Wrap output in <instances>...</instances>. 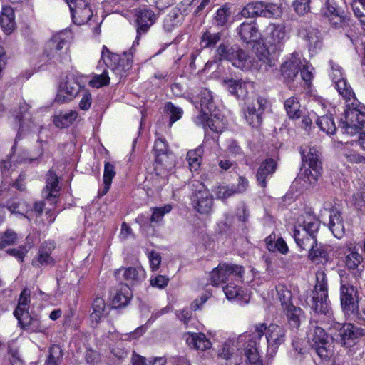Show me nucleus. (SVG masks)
I'll return each mask as SVG.
<instances>
[{"mask_svg": "<svg viewBox=\"0 0 365 365\" xmlns=\"http://www.w3.org/2000/svg\"><path fill=\"white\" fill-rule=\"evenodd\" d=\"M63 356L61 347L58 345H53L49 349V355L46 361V365H59Z\"/></svg>", "mask_w": 365, "mask_h": 365, "instance_id": "680f3d73", "label": "nucleus"}, {"mask_svg": "<svg viewBox=\"0 0 365 365\" xmlns=\"http://www.w3.org/2000/svg\"><path fill=\"white\" fill-rule=\"evenodd\" d=\"M165 110L170 115V126L180 120L183 114V110L180 107L175 106L171 102H167L165 103Z\"/></svg>", "mask_w": 365, "mask_h": 365, "instance_id": "bf43d9fd", "label": "nucleus"}, {"mask_svg": "<svg viewBox=\"0 0 365 365\" xmlns=\"http://www.w3.org/2000/svg\"><path fill=\"white\" fill-rule=\"evenodd\" d=\"M269 29L270 32L268 36V43L276 47L282 44L286 37L284 29L280 25L271 24Z\"/></svg>", "mask_w": 365, "mask_h": 365, "instance_id": "a19ab883", "label": "nucleus"}, {"mask_svg": "<svg viewBox=\"0 0 365 365\" xmlns=\"http://www.w3.org/2000/svg\"><path fill=\"white\" fill-rule=\"evenodd\" d=\"M278 14L279 7L277 5L261 1L249 2L241 11V15L245 18H274Z\"/></svg>", "mask_w": 365, "mask_h": 365, "instance_id": "1a4fd4ad", "label": "nucleus"}, {"mask_svg": "<svg viewBox=\"0 0 365 365\" xmlns=\"http://www.w3.org/2000/svg\"><path fill=\"white\" fill-rule=\"evenodd\" d=\"M333 81L335 83L336 88L339 93L346 101V104L356 98L351 87L347 83L346 79L341 77Z\"/></svg>", "mask_w": 365, "mask_h": 365, "instance_id": "ea45409f", "label": "nucleus"}, {"mask_svg": "<svg viewBox=\"0 0 365 365\" xmlns=\"http://www.w3.org/2000/svg\"><path fill=\"white\" fill-rule=\"evenodd\" d=\"M346 107L339 128L343 133L354 135L365 127V106L354 98L351 102L347 103Z\"/></svg>", "mask_w": 365, "mask_h": 365, "instance_id": "f03ea898", "label": "nucleus"}, {"mask_svg": "<svg viewBox=\"0 0 365 365\" xmlns=\"http://www.w3.org/2000/svg\"><path fill=\"white\" fill-rule=\"evenodd\" d=\"M131 285L135 284L141 282L145 277V272L140 267H128L126 269H120L115 272L117 278L120 279V276Z\"/></svg>", "mask_w": 365, "mask_h": 365, "instance_id": "cd10ccee", "label": "nucleus"}, {"mask_svg": "<svg viewBox=\"0 0 365 365\" xmlns=\"http://www.w3.org/2000/svg\"><path fill=\"white\" fill-rule=\"evenodd\" d=\"M266 100L259 97L256 102L249 105L245 113L247 123L253 128L259 127L262 121V114L264 110Z\"/></svg>", "mask_w": 365, "mask_h": 365, "instance_id": "dca6fc26", "label": "nucleus"}, {"mask_svg": "<svg viewBox=\"0 0 365 365\" xmlns=\"http://www.w3.org/2000/svg\"><path fill=\"white\" fill-rule=\"evenodd\" d=\"M153 150L155 155V163L167 167L169 164V155L168 154V145L163 139H158L154 144Z\"/></svg>", "mask_w": 365, "mask_h": 365, "instance_id": "c9c22d12", "label": "nucleus"}, {"mask_svg": "<svg viewBox=\"0 0 365 365\" xmlns=\"http://www.w3.org/2000/svg\"><path fill=\"white\" fill-rule=\"evenodd\" d=\"M365 331L352 324H344L339 331V342L343 346L352 347L356 340L364 336Z\"/></svg>", "mask_w": 365, "mask_h": 365, "instance_id": "ddd939ff", "label": "nucleus"}, {"mask_svg": "<svg viewBox=\"0 0 365 365\" xmlns=\"http://www.w3.org/2000/svg\"><path fill=\"white\" fill-rule=\"evenodd\" d=\"M131 299V292L127 284L122 285L113 297V305L115 307L126 306Z\"/></svg>", "mask_w": 365, "mask_h": 365, "instance_id": "a18cd8bd", "label": "nucleus"}, {"mask_svg": "<svg viewBox=\"0 0 365 365\" xmlns=\"http://www.w3.org/2000/svg\"><path fill=\"white\" fill-rule=\"evenodd\" d=\"M230 62L236 68L248 71L253 68L255 58L249 56L244 50L237 48Z\"/></svg>", "mask_w": 365, "mask_h": 365, "instance_id": "bb28decb", "label": "nucleus"}, {"mask_svg": "<svg viewBox=\"0 0 365 365\" xmlns=\"http://www.w3.org/2000/svg\"><path fill=\"white\" fill-rule=\"evenodd\" d=\"M312 349L321 359L327 361L332 355L331 346L323 328L316 326L309 334Z\"/></svg>", "mask_w": 365, "mask_h": 365, "instance_id": "6e6552de", "label": "nucleus"}, {"mask_svg": "<svg viewBox=\"0 0 365 365\" xmlns=\"http://www.w3.org/2000/svg\"><path fill=\"white\" fill-rule=\"evenodd\" d=\"M236 48L229 44L221 43L216 50V56L219 61H231Z\"/></svg>", "mask_w": 365, "mask_h": 365, "instance_id": "13d9d810", "label": "nucleus"}, {"mask_svg": "<svg viewBox=\"0 0 365 365\" xmlns=\"http://www.w3.org/2000/svg\"><path fill=\"white\" fill-rule=\"evenodd\" d=\"M186 335V342L190 348L199 351H205L211 348L210 341L203 333L188 332Z\"/></svg>", "mask_w": 365, "mask_h": 365, "instance_id": "c85d7f7f", "label": "nucleus"}, {"mask_svg": "<svg viewBox=\"0 0 365 365\" xmlns=\"http://www.w3.org/2000/svg\"><path fill=\"white\" fill-rule=\"evenodd\" d=\"M364 262L363 256L355 249H349V253L345 256V267L349 270H361L359 267Z\"/></svg>", "mask_w": 365, "mask_h": 365, "instance_id": "79ce46f5", "label": "nucleus"}, {"mask_svg": "<svg viewBox=\"0 0 365 365\" xmlns=\"http://www.w3.org/2000/svg\"><path fill=\"white\" fill-rule=\"evenodd\" d=\"M276 65L274 59L270 56L269 51L264 49L257 55V60L255 59V65L252 69H257L262 72L268 71Z\"/></svg>", "mask_w": 365, "mask_h": 365, "instance_id": "4c0bfd02", "label": "nucleus"}, {"mask_svg": "<svg viewBox=\"0 0 365 365\" xmlns=\"http://www.w3.org/2000/svg\"><path fill=\"white\" fill-rule=\"evenodd\" d=\"M248 185V180L244 176H240L237 185H232L231 187L220 185L216 188L215 193L217 199L225 200L235 194L245 192Z\"/></svg>", "mask_w": 365, "mask_h": 365, "instance_id": "f3484780", "label": "nucleus"}, {"mask_svg": "<svg viewBox=\"0 0 365 365\" xmlns=\"http://www.w3.org/2000/svg\"><path fill=\"white\" fill-rule=\"evenodd\" d=\"M227 269L229 270V272L225 274V282L227 280H233L237 283L242 282L243 280V274L245 272V269L242 266L234 264H227Z\"/></svg>", "mask_w": 365, "mask_h": 365, "instance_id": "864d4df0", "label": "nucleus"}, {"mask_svg": "<svg viewBox=\"0 0 365 365\" xmlns=\"http://www.w3.org/2000/svg\"><path fill=\"white\" fill-rule=\"evenodd\" d=\"M137 24V36L138 41L140 36L146 33L150 27L154 24L156 16L155 13L147 8H140L135 11Z\"/></svg>", "mask_w": 365, "mask_h": 365, "instance_id": "4468645a", "label": "nucleus"}, {"mask_svg": "<svg viewBox=\"0 0 365 365\" xmlns=\"http://www.w3.org/2000/svg\"><path fill=\"white\" fill-rule=\"evenodd\" d=\"M106 304L103 299L97 297L94 299L92 305L93 312L91 314L92 322L98 323L106 312Z\"/></svg>", "mask_w": 365, "mask_h": 365, "instance_id": "5fc2aeb1", "label": "nucleus"}, {"mask_svg": "<svg viewBox=\"0 0 365 365\" xmlns=\"http://www.w3.org/2000/svg\"><path fill=\"white\" fill-rule=\"evenodd\" d=\"M133 51L134 49L132 48L129 51L118 55L111 53L106 46H103L101 51V60L117 76L122 77L125 76L133 66Z\"/></svg>", "mask_w": 365, "mask_h": 365, "instance_id": "20e7f679", "label": "nucleus"}, {"mask_svg": "<svg viewBox=\"0 0 365 365\" xmlns=\"http://www.w3.org/2000/svg\"><path fill=\"white\" fill-rule=\"evenodd\" d=\"M302 233L307 235L313 236L317 237L320 222L318 219L312 215H307L302 222Z\"/></svg>", "mask_w": 365, "mask_h": 365, "instance_id": "de8ad7c7", "label": "nucleus"}, {"mask_svg": "<svg viewBox=\"0 0 365 365\" xmlns=\"http://www.w3.org/2000/svg\"><path fill=\"white\" fill-rule=\"evenodd\" d=\"M351 7L361 24H365V0H353Z\"/></svg>", "mask_w": 365, "mask_h": 365, "instance_id": "0e129e2a", "label": "nucleus"}, {"mask_svg": "<svg viewBox=\"0 0 365 365\" xmlns=\"http://www.w3.org/2000/svg\"><path fill=\"white\" fill-rule=\"evenodd\" d=\"M75 23L84 24L93 16V11L85 0H73L67 3Z\"/></svg>", "mask_w": 365, "mask_h": 365, "instance_id": "f8f14e48", "label": "nucleus"}, {"mask_svg": "<svg viewBox=\"0 0 365 365\" xmlns=\"http://www.w3.org/2000/svg\"><path fill=\"white\" fill-rule=\"evenodd\" d=\"M299 36L307 41L309 51L321 48L322 38L317 29L311 26L302 27L299 30Z\"/></svg>", "mask_w": 365, "mask_h": 365, "instance_id": "b1692460", "label": "nucleus"}, {"mask_svg": "<svg viewBox=\"0 0 365 365\" xmlns=\"http://www.w3.org/2000/svg\"><path fill=\"white\" fill-rule=\"evenodd\" d=\"M302 54L294 51L282 64L281 75L287 84L294 81L298 77L299 71L302 66Z\"/></svg>", "mask_w": 365, "mask_h": 365, "instance_id": "9b49d317", "label": "nucleus"}, {"mask_svg": "<svg viewBox=\"0 0 365 365\" xmlns=\"http://www.w3.org/2000/svg\"><path fill=\"white\" fill-rule=\"evenodd\" d=\"M200 115H212L217 110L212 101L211 92L207 89H203L200 93Z\"/></svg>", "mask_w": 365, "mask_h": 365, "instance_id": "72a5a7b5", "label": "nucleus"}, {"mask_svg": "<svg viewBox=\"0 0 365 365\" xmlns=\"http://www.w3.org/2000/svg\"><path fill=\"white\" fill-rule=\"evenodd\" d=\"M67 34L64 32L53 35L46 43L44 54L53 61L61 62L68 56Z\"/></svg>", "mask_w": 365, "mask_h": 365, "instance_id": "0eeeda50", "label": "nucleus"}, {"mask_svg": "<svg viewBox=\"0 0 365 365\" xmlns=\"http://www.w3.org/2000/svg\"><path fill=\"white\" fill-rule=\"evenodd\" d=\"M17 105V107L12 108L11 114L19 124L18 135H20L21 132L29 128L27 121L30 120V114L28 112L30 107L25 101L21 99L19 101Z\"/></svg>", "mask_w": 365, "mask_h": 365, "instance_id": "412c9836", "label": "nucleus"}, {"mask_svg": "<svg viewBox=\"0 0 365 365\" xmlns=\"http://www.w3.org/2000/svg\"><path fill=\"white\" fill-rule=\"evenodd\" d=\"M293 237L301 250H309V252L317 242V237L307 235L306 234L302 233L301 230L297 227H294L293 230Z\"/></svg>", "mask_w": 365, "mask_h": 365, "instance_id": "e433bc0d", "label": "nucleus"}, {"mask_svg": "<svg viewBox=\"0 0 365 365\" xmlns=\"http://www.w3.org/2000/svg\"><path fill=\"white\" fill-rule=\"evenodd\" d=\"M284 108L290 118H299L301 116L300 104L295 97H291L284 102Z\"/></svg>", "mask_w": 365, "mask_h": 365, "instance_id": "4d7b16f0", "label": "nucleus"}, {"mask_svg": "<svg viewBox=\"0 0 365 365\" xmlns=\"http://www.w3.org/2000/svg\"><path fill=\"white\" fill-rule=\"evenodd\" d=\"M77 117L78 112L76 110L61 112L58 115L54 117L53 123L56 127L66 128L73 123Z\"/></svg>", "mask_w": 365, "mask_h": 365, "instance_id": "37998d69", "label": "nucleus"}, {"mask_svg": "<svg viewBox=\"0 0 365 365\" xmlns=\"http://www.w3.org/2000/svg\"><path fill=\"white\" fill-rule=\"evenodd\" d=\"M0 25L6 34L11 33L14 29V12L11 7H3L0 14Z\"/></svg>", "mask_w": 365, "mask_h": 365, "instance_id": "58836bf2", "label": "nucleus"}, {"mask_svg": "<svg viewBox=\"0 0 365 365\" xmlns=\"http://www.w3.org/2000/svg\"><path fill=\"white\" fill-rule=\"evenodd\" d=\"M230 11L228 8H220L216 13L215 20L218 26H224L227 22L230 16Z\"/></svg>", "mask_w": 365, "mask_h": 365, "instance_id": "774afa93", "label": "nucleus"}, {"mask_svg": "<svg viewBox=\"0 0 365 365\" xmlns=\"http://www.w3.org/2000/svg\"><path fill=\"white\" fill-rule=\"evenodd\" d=\"M268 348L276 352L279 346L284 343L286 329L277 324H270L266 333Z\"/></svg>", "mask_w": 365, "mask_h": 365, "instance_id": "6ab92c4d", "label": "nucleus"}, {"mask_svg": "<svg viewBox=\"0 0 365 365\" xmlns=\"http://www.w3.org/2000/svg\"><path fill=\"white\" fill-rule=\"evenodd\" d=\"M227 264H219V265L212 269L210 272L211 284L214 286H218L221 284L225 283V274L226 272H229L227 269Z\"/></svg>", "mask_w": 365, "mask_h": 365, "instance_id": "8fccbe9b", "label": "nucleus"}, {"mask_svg": "<svg viewBox=\"0 0 365 365\" xmlns=\"http://www.w3.org/2000/svg\"><path fill=\"white\" fill-rule=\"evenodd\" d=\"M247 337L248 334H243L240 335L236 340L229 339L226 341L219 351V356L225 359H230L235 350L240 349L244 345Z\"/></svg>", "mask_w": 365, "mask_h": 365, "instance_id": "a878e982", "label": "nucleus"}, {"mask_svg": "<svg viewBox=\"0 0 365 365\" xmlns=\"http://www.w3.org/2000/svg\"><path fill=\"white\" fill-rule=\"evenodd\" d=\"M316 123L322 131L328 135H333L336 130V127L331 114L318 116Z\"/></svg>", "mask_w": 365, "mask_h": 365, "instance_id": "49530a36", "label": "nucleus"}, {"mask_svg": "<svg viewBox=\"0 0 365 365\" xmlns=\"http://www.w3.org/2000/svg\"><path fill=\"white\" fill-rule=\"evenodd\" d=\"M195 121V123L202 125L205 128L208 127L211 130L216 133L222 132L224 128L218 110L213 113L212 115H198Z\"/></svg>", "mask_w": 365, "mask_h": 365, "instance_id": "393cba45", "label": "nucleus"}, {"mask_svg": "<svg viewBox=\"0 0 365 365\" xmlns=\"http://www.w3.org/2000/svg\"><path fill=\"white\" fill-rule=\"evenodd\" d=\"M309 305L315 313L324 315L329 314L327 279L326 274L322 269H319L316 272V284Z\"/></svg>", "mask_w": 365, "mask_h": 365, "instance_id": "7ed1b4c3", "label": "nucleus"}, {"mask_svg": "<svg viewBox=\"0 0 365 365\" xmlns=\"http://www.w3.org/2000/svg\"><path fill=\"white\" fill-rule=\"evenodd\" d=\"M283 312L287 317L289 327L292 329H298L301 322L305 319L304 313L300 307L291 306L289 309H284Z\"/></svg>", "mask_w": 365, "mask_h": 365, "instance_id": "f704fd0d", "label": "nucleus"}, {"mask_svg": "<svg viewBox=\"0 0 365 365\" xmlns=\"http://www.w3.org/2000/svg\"><path fill=\"white\" fill-rule=\"evenodd\" d=\"M240 39L246 43L256 41L259 38V32L255 21L243 22L237 29Z\"/></svg>", "mask_w": 365, "mask_h": 365, "instance_id": "4be33fe9", "label": "nucleus"}, {"mask_svg": "<svg viewBox=\"0 0 365 365\" xmlns=\"http://www.w3.org/2000/svg\"><path fill=\"white\" fill-rule=\"evenodd\" d=\"M110 83V78L108 76V73L106 70H103V73L101 74H96L90 80L89 85L93 88H101L104 86L108 85Z\"/></svg>", "mask_w": 365, "mask_h": 365, "instance_id": "e2e57ef3", "label": "nucleus"}, {"mask_svg": "<svg viewBox=\"0 0 365 365\" xmlns=\"http://www.w3.org/2000/svg\"><path fill=\"white\" fill-rule=\"evenodd\" d=\"M359 292L358 288L350 284L347 276H341L340 303L345 314L359 315Z\"/></svg>", "mask_w": 365, "mask_h": 365, "instance_id": "39448f33", "label": "nucleus"}, {"mask_svg": "<svg viewBox=\"0 0 365 365\" xmlns=\"http://www.w3.org/2000/svg\"><path fill=\"white\" fill-rule=\"evenodd\" d=\"M245 355L247 357L249 365H263L262 361L260 359L257 348V342L256 339H254L250 334L247 341L244 343Z\"/></svg>", "mask_w": 365, "mask_h": 365, "instance_id": "7c9ffc66", "label": "nucleus"}, {"mask_svg": "<svg viewBox=\"0 0 365 365\" xmlns=\"http://www.w3.org/2000/svg\"><path fill=\"white\" fill-rule=\"evenodd\" d=\"M46 185L42 191L43 197L51 204L57 202L59 197L61 187L57 175L52 170H48L46 174Z\"/></svg>", "mask_w": 365, "mask_h": 365, "instance_id": "2eb2a0df", "label": "nucleus"}, {"mask_svg": "<svg viewBox=\"0 0 365 365\" xmlns=\"http://www.w3.org/2000/svg\"><path fill=\"white\" fill-rule=\"evenodd\" d=\"M222 83L228 91L238 99L244 100L248 94L249 83L239 79L225 78Z\"/></svg>", "mask_w": 365, "mask_h": 365, "instance_id": "5701e85b", "label": "nucleus"}, {"mask_svg": "<svg viewBox=\"0 0 365 365\" xmlns=\"http://www.w3.org/2000/svg\"><path fill=\"white\" fill-rule=\"evenodd\" d=\"M277 168V163L272 158L266 159L260 165L257 172V179L259 185L264 188L267 186L266 179L272 175Z\"/></svg>", "mask_w": 365, "mask_h": 365, "instance_id": "c756f323", "label": "nucleus"}, {"mask_svg": "<svg viewBox=\"0 0 365 365\" xmlns=\"http://www.w3.org/2000/svg\"><path fill=\"white\" fill-rule=\"evenodd\" d=\"M173 206L170 204L165 205L162 207H152L150 211L152 215L150 221L152 223H160L163 221L164 216L171 212Z\"/></svg>", "mask_w": 365, "mask_h": 365, "instance_id": "6e6d98bb", "label": "nucleus"}, {"mask_svg": "<svg viewBox=\"0 0 365 365\" xmlns=\"http://www.w3.org/2000/svg\"><path fill=\"white\" fill-rule=\"evenodd\" d=\"M80 88V85L74 79H67L61 84L56 101L61 103L70 101L79 93Z\"/></svg>", "mask_w": 365, "mask_h": 365, "instance_id": "aec40b11", "label": "nucleus"}, {"mask_svg": "<svg viewBox=\"0 0 365 365\" xmlns=\"http://www.w3.org/2000/svg\"><path fill=\"white\" fill-rule=\"evenodd\" d=\"M18 235L13 230L8 229L0 237V250L14 245L18 241Z\"/></svg>", "mask_w": 365, "mask_h": 365, "instance_id": "052dcab7", "label": "nucleus"}, {"mask_svg": "<svg viewBox=\"0 0 365 365\" xmlns=\"http://www.w3.org/2000/svg\"><path fill=\"white\" fill-rule=\"evenodd\" d=\"M330 251V247L327 245L318 244L317 242L316 245L311 248V250L309 252V259L317 263H326L329 260V252Z\"/></svg>", "mask_w": 365, "mask_h": 365, "instance_id": "473e14b6", "label": "nucleus"}, {"mask_svg": "<svg viewBox=\"0 0 365 365\" xmlns=\"http://www.w3.org/2000/svg\"><path fill=\"white\" fill-rule=\"evenodd\" d=\"M276 291L283 310L294 306L292 303V294L285 285L282 284L277 285Z\"/></svg>", "mask_w": 365, "mask_h": 365, "instance_id": "09e8293b", "label": "nucleus"}, {"mask_svg": "<svg viewBox=\"0 0 365 365\" xmlns=\"http://www.w3.org/2000/svg\"><path fill=\"white\" fill-rule=\"evenodd\" d=\"M329 227L337 238H341L344 234V226L341 212L336 208H332L330 211Z\"/></svg>", "mask_w": 365, "mask_h": 365, "instance_id": "2f4dec72", "label": "nucleus"}, {"mask_svg": "<svg viewBox=\"0 0 365 365\" xmlns=\"http://www.w3.org/2000/svg\"><path fill=\"white\" fill-rule=\"evenodd\" d=\"M180 8L173 9L164 20L163 26L167 31H171L175 26L181 24L183 17L180 15Z\"/></svg>", "mask_w": 365, "mask_h": 365, "instance_id": "3c124183", "label": "nucleus"}, {"mask_svg": "<svg viewBox=\"0 0 365 365\" xmlns=\"http://www.w3.org/2000/svg\"><path fill=\"white\" fill-rule=\"evenodd\" d=\"M321 12L323 16L329 18L334 27L348 26L351 23V18L344 11L338 6L335 0H327Z\"/></svg>", "mask_w": 365, "mask_h": 365, "instance_id": "9d476101", "label": "nucleus"}, {"mask_svg": "<svg viewBox=\"0 0 365 365\" xmlns=\"http://www.w3.org/2000/svg\"><path fill=\"white\" fill-rule=\"evenodd\" d=\"M192 187H195L191 195L192 207L201 215H209L214 204L212 195L205 185L199 181H194Z\"/></svg>", "mask_w": 365, "mask_h": 365, "instance_id": "423d86ee", "label": "nucleus"}, {"mask_svg": "<svg viewBox=\"0 0 365 365\" xmlns=\"http://www.w3.org/2000/svg\"><path fill=\"white\" fill-rule=\"evenodd\" d=\"M30 294L31 292L28 288H25L20 294L19 303L15 310L21 312V310L29 309L30 304Z\"/></svg>", "mask_w": 365, "mask_h": 365, "instance_id": "338daca9", "label": "nucleus"}, {"mask_svg": "<svg viewBox=\"0 0 365 365\" xmlns=\"http://www.w3.org/2000/svg\"><path fill=\"white\" fill-rule=\"evenodd\" d=\"M203 148L202 146L197 147L195 150L188 151L187 154V160L190 170H197L200 165Z\"/></svg>", "mask_w": 365, "mask_h": 365, "instance_id": "603ef678", "label": "nucleus"}, {"mask_svg": "<svg viewBox=\"0 0 365 365\" xmlns=\"http://www.w3.org/2000/svg\"><path fill=\"white\" fill-rule=\"evenodd\" d=\"M55 247L56 245L53 241L48 240L42 242L39 247L38 256L33 259L32 264L37 267L53 265L55 261L51 254Z\"/></svg>", "mask_w": 365, "mask_h": 365, "instance_id": "a211bd4d", "label": "nucleus"}, {"mask_svg": "<svg viewBox=\"0 0 365 365\" xmlns=\"http://www.w3.org/2000/svg\"><path fill=\"white\" fill-rule=\"evenodd\" d=\"M222 36L221 32L212 33L209 30L205 31L200 38L201 47L203 48H214L221 40Z\"/></svg>", "mask_w": 365, "mask_h": 365, "instance_id": "c03bdc74", "label": "nucleus"}, {"mask_svg": "<svg viewBox=\"0 0 365 365\" xmlns=\"http://www.w3.org/2000/svg\"><path fill=\"white\" fill-rule=\"evenodd\" d=\"M14 314L18 319L21 327L25 330L27 329L29 325L31 324V322L34 317V316H31L29 314V309L21 310V312H18L17 310H14Z\"/></svg>", "mask_w": 365, "mask_h": 365, "instance_id": "69168bd1", "label": "nucleus"}, {"mask_svg": "<svg viewBox=\"0 0 365 365\" xmlns=\"http://www.w3.org/2000/svg\"><path fill=\"white\" fill-rule=\"evenodd\" d=\"M300 154L303 165L306 168L304 173L299 174L295 180L296 183L301 184L302 190H307L316 184L321 175L322 167L319 160V153L316 148L307 149L300 148Z\"/></svg>", "mask_w": 365, "mask_h": 365, "instance_id": "f257e3e1", "label": "nucleus"}]
</instances>
